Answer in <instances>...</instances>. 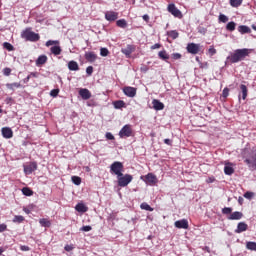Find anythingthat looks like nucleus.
Returning <instances> with one entry per match:
<instances>
[{"label":"nucleus","mask_w":256,"mask_h":256,"mask_svg":"<svg viewBox=\"0 0 256 256\" xmlns=\"http://www.w3.org/2000/svg\"><path fill=\"white\" fill-rule=\"evenodd\" d=\"M159 59H162V61H169V54L166 50H162L158 53Z\"/></svg>","instance_id":"obj_26"},{"label":"nucleus","mask_w":256,"mask_h":256,"mask_svg":"<svg viewBox=\"0 0 256 256\" xmlns=\"http://www.w3.org/2000/svg\"><path fill=\"white\" fill-rule=\"evenodd\" d=\"M76 211H78V213H87L88 208L87 206H85V204L83 203H78L75 207Z\"/></svg>","instance_id":"obj_24"},{"label":"nucleus","mask_w":256,"mask_h":256,"mask_svg":"<svg viewBox=\"0 0 256 256\" xmlns=\"http://www.w3.org/2000/svg\"><path fill=\"white\" fill-rule=\"evenodd\" d=\"M224 173L225 175H233L235 173V169L232 166L226 164L224 167Z\"/></svg>","instance_id":"obj_28"},{"label":"nucleus","mask_w":256,"mask_h":256,"mask_svg":"<svg viewBox=\"0 0 256 256\" xmlns=\"http://www.w3.org/2000/svg\"><path fill=\"white\" fill-rule=\"evenodd\" d=\"M119 137L120 139H127V137H133V128L131 127V125H124L119 131Z\"/></svg>","instance_id":"obj_7"},{"label":"nucleus","mask_w":256,"mask_h":256,"mask_svg":"<svg viewBox=\"0 0 256 256\" xmlns=\"http://www.w3.org/2000/svg\"><path fill=\"white\" fill-rule=\"evenodd\" d=\"M142 19H144L146 21V23H149V15H143Z\"/></svg>","instance_id":"obj_63"},{"label":"nucleus","mask_w":256,"mask_h":256,"mask_svg":"<svg viewBox=\"0 0 256 256\" xmlns=\"http://www.w3.org/2000/svg\"><path fill=\"white\" fill-rule=\"evenodd\" d=\"M105 19L106 21H110V23L113 21H117L119 19V12L107 11L105 13Z\"/></svg>","instance_id":"obj_12"},{"label":"nucleus","mask_w":256,"mask_h":256,"mask_svg":"<svg viewBox=\"0 0 256 256\" xmlns=\"http://www.w3.org/2000/svg\"><path fill=\"white\" fill-rule=\"evenodd\" d=\"M208 53L210 55V57H213V55L217 54V49H215V47L210 46V48L208 49Z\"/></svg>","instance_id":"obj_45"},{"label":"nucleus","mask_w":256,"mask_h":256,"mask_svg":"<svg viewBox=\"0 0 256 256\" xmlns=\"http://www.w3.org/2000/svg\"><path fill=\"white\" fill-rule=\"evenodd\" d=\"M124 170H125V167L119 161H115L110 166V173H112V175H116L117 177H121Z\"/></svg>","instance_id":"obj_4"},{"label":"nucleus","mask_w":256,"mask_h":256,"mask_svg":"<svg viewBox=\"0 0 256 256\" xmlns=\"http://www.w3.org/2000/svg\"><path fill=\"white\" fill-rule=\"evenodd\" d=\"M136 47L133 44H128L125 48L121 49V53L127 57V59L131 58L132 53H135Z\"/></svg>","instance_id":"obj_10"},{"label":"nucleus","mask_w":256,"mask_h":256,"mask_svg":"<svg viewBox=\"0 0 256 256\" xmlns=\"http://www.w3.org/2000/svg\"><path fill=\"white\" fill-rule=\"evenodd\" d=\"M151 49H152V51L155 50V49H161V44L156 43V44L151 46Z\"/></svg>","instance_id":"obj_59"},{"label":"nucleus","mask_w":256,"mask_h":256,"mask_svg":"<svg viewBox=\"0 0 256 256\" xmlns=\"http://www.w3.org/2000/svg\"><path fill=\"white\" fill-rule=\"evenodd\" d=\"M3 74H4L6 77H9V75H11V68H4V69H3Z\"/></svg>","instance_id":"obj_52"},{"label":"nucleus","mask_w":256,"mask_h":256,"mask_svg":"<svg viewBox=\"0 0 256 256\" xmlns=\"http://www.w3.org/2000/svg\"><path fill=\"white\" fill-rule=\"evenodd\" d=\"M237 27V23L231 21L229 22L227 25H226V30L227 31H230V32H233L235 31V28Z\"/></svg>","instance_id":"obj_33"},{"label":"nucleus","mask_w":256,"mask_h":256,"mask_svg":"<svg viewBox=\"0 0 256 256\" xmlns=\"http://www.w3.org/2000/svg\"><path fill=\"white\" fill-rule=\"evenodd\" d=\"M238 31L239 33H241L242 35H245L247 33H251V28H249V26H245V25H240L238 27Z\"/></svg>","instance_id":"obj_25"},{"label":"nucleus","mask_w":256,"mask_h":256,"mask_svg":"<svg viewBox=\"0 0 256 256\" xmlns=\"http://www.w3.org/2000/svg\"><path fill=\"white\" fill-rule=\"evenodd\" d=\"M50 51L53 55H61V46H52Z\"/></svg>","instance_id":"obj_30"},{"label":"nucleus","mask_w":256,"mask_h":256,"mask_svg":"<svg viewBox=\"0 0 256 256\" xmlns=\"http://www.w3.org/2000/svg\"><path fill=\"white\" fill-rule=\"evenodd\" d=\"M20 249H21L22 251H31V248H30L29 246H26V245L20 246Z\"/></svg>","instance_id":"obj_58"},{"label":"nucleus","mask_w":256,"mask_h":256,"mask_svg":"<svg viewBox=\"0 0 256 256\" xmlns=\"http://www.w3.org/2000/svg\"><path fill=\"white\" fill-rule=\"evenodd\" d=\"M87 75H93V66H88L86 68Z\"/></svg>","instance_id":"obj_55"},{"label":"nucleus","mask_w":256,"mask_h":256,"mask_svg":"<svg viewBox=\"0 0 256 256\" xmlns=\"http://www.w3.org/2000/svg\"><path fill=\"white\" fill-rule=\"evenodd\" d=\"M167 9L168 12L173 15V17H177V19H183V13L181 10L175 7V4H169Z\"/></svg>","instance_id":"obj_9"},{"label":"nucleus","mask_w":256,"mask_h":256,"mask_svg":"<svg viewBox=\"0 0 256 256\" xmlns=\"http://www.w3.org/2000/svg\"><path fill=\"white\" fill-rule=\"evenodd\" d=\"M167 35L170 39H177L179 37V32H177V30H170L167 32Z\"/></svg>","instance_id":"obj_32"},{"label":"nucleus","mask_w":256,"mask_h":256,"mask_svg":"<svg viewBox=\"0 0 256 256\" xmlns=\"http://www.w3.org/2000/svg\"><path fill=\"white\" fill-rule=\"evenodd\" d=\"M172 59H174L175 61L181 59V54L180 53H173L172 54Z\"/></svg>","instance_id":"obj_53"},{"label":"nucleus","mask_w":256,"mask_h":256,"mask_svg":"<svg viewBox=\"0 0 256 256\" xmlns=\"http://www.w3.org/2000/svg\"><path fill=\"white\" fill-rule=\"evenodd\" d=\"M123 93L126 95V97L133 98L137 95V88L131 87V86H126L123 88Z\"/></svg>","instance_id":"obj_11"},{"label":"nucleus","mask_w":256,"mask_h":256,"mask_svg":"<svg viewBox=\"0 0 256 256\" xmlns=\"http://www.w3.org/2000/svg\"><path fill=\"white\" fill-rule=\"evenodd\" d=\"M1 133L4 139H12L13 137V130L10 127H3Z\"/></svg>","instance_id":"obj_15"},{"label":"nucleus","mask_w":256,"mask_h":256,"mask_svg":"<svg viewBox=\"0 0 256 256\" xmlns=\"http://www.w3.org/2000/svg\"><path fill=\"white\" fill-rule=\"evenodd\" d=\"M165 145H172V141L169 138L164 139Z\"/></svg>","instance_id":"obj_61"},{"label":"nucleus","mask_w":256,"mask_h":256,"mask_svg":"<svg viewBox=\"0 0 256 256\" xmlns=\"http://www.w3.org/2000/svg\"><path fill=\"white\" fill-rule=\"evenodd\" d=\"M249 53H251V50L247 48L237 49L227 57V61L229 63H239V61H243L245 57H249Z\"/></svg>","instance_id":"obj_2"},{"label":"nucleus","mask_w":256,"mask_h":256,"mask_svg":"<svg viewBox=\"0 0 256 256\" xmlns=\"http://www.w3.org/2000/svg\"><path fill=\"white\" fill-rule=\"evenodd\" d=\"M153 108L155 111H163L165 109V104H163L161 101L154 99L152 101Z\"/></svg>","instance_id":"obj_18"},{"label":"nucleus","mask_w":256,"mask_h":256,"mask_svg":"<svg viewBox=\"0 0 256 256\" xmlns=\"http://www.w3.org/2000/svg\"><path fill=\"white\" fill-rule=\"evenodd\" d=\"M223 215H231L233 213V208L231 207H225L222 209Z\"/></svg>","instance_id":"obj_41"},{"label":"nucleus","mask_w":256,"mask_h":256,"mask_svg":"<svg viewBox=\"0 0 256 256\" xmlns=\"http://www.w3.org/2000/svg\"><path fill=\"white\" fill-rule=\"evenodd\" d=\"M140 179L144 181L146 185H150L151 187H154V185H157V183H159L157 176L153 173H148L145 176H141Z\"/></svg>","instance_id":"obj_5"},{"label":"nucleus","mask_w":256,"mask_h":256,"mask_svg":"<svg viewBox=\"0 0 256 256\" xmlns=\"http://www.w3.org/2000/svg\"><path fill=\"white\" fill-rule=\"evenodd\" d=\"M219 21L220 23H227V21H229V18L225 14H220Z\"/></svg>","instance_id":"obj_43"},{"label":"nucleus","mask_w":256,"mask_h":256,"mask_svg":"<svg viewBox=\"0 0 256 256\" xmlns=\"http://www.w3.org/2000/svg\"><path fill=\"white\" fill-rule=\"evenodd\" d=\"M140 208L143 209L144 211H153V208L149 204H147V202H143L140 205Z\"/></svg>","instance_id":"obj_39"},{"label":"nucleus","mask_w":256,"mask_h":256,"mask_svg":"<svg viewBox=\"0 0 256 256\" xmlns=\"http://www.w3.org/2000/svg\"><path fill=\"white\" fill-rule=\"evenodd\" d=\"M117 27H120V29H125L127 27V20L125 19H120L116 21Z\"/></svg>","instance_id":"obj_31"},{"label":"nucleus","mask_w":256,"mask_h":256,"mask_svg":"<svg viewBox=\"0 0 256 256\" xmlns=\"http://www.w3.org/2000/svg\"><path fill=\"white\" fill-rule=\"evenodd\" d=\"M3 48L6 49V51H15V47L9 42H4Z\"/></svg>","instance_id":"obj_36"},{"label":"nucleus","mask_w":256,"mask_h":256,"mask_svg":"<svg viewBox=\"0 0 256 256\" xmlns=\"http://www.w3.org/2000/svg\"><path fill=\"white\" fill-rule=\"evenodd\" d=\"M222 97H224V99H227V97H229V88L226 87L223 89Z\"/></svg>","instance_id":"obj_48"},{"label":"nucleus","mask_w":256,"mask_h":256,"mask_svg":"<svg viewBox=\"0 0 256 256\" xmlns=\"http://www.w3.org/2000/svg\"><path fill=\"white\" fill-rule=\"evenodd\" d=\"M72 183H74V185H81V177L79 176H72Z\"/></svg>","instance_id":"obj_42"},{"label":"nucleus","mask_w":256,"mask_h":256,"mask_svg":"<svg viewBox=\"0 0 256 256\" xmlns=\"http://www.w3.org/2000/svg\"><path fill=\"white\" fill-rule=\"evenodd\" d=\"M64 249H65V251H73V249H75V247H73V245H66L65 247H64Z\"/></svg>","instance_id":"obj_57"},{"label":"nucleus","mask_w":256,"mask_h":256,"mask_svg":"<svg viewBox=\"0 0 256 256\" xmlns=\"http://www.w3.org/2000/svg\"><path fill=\"white\" fill-rule=\"evenodd\" d=\"M106 139H108L109 141H113V140H115V136H113V134L111 132H107Z\"/></svg>","instance_id":"obj_49"},{"label":"nucleus","mask_w":256,"mask_h":256,"mask_svg":"<svg viewBox=\"0 0 256 256\" xmlns=\"http://www.w3.org/2000/svg\"><path fill=\"white\" fill-rule=\"evenodd\" d=\"M249 229V225L245 222H239L237 225V228L235 229V233H244V231H247Z\"/></svg>","instance_id":"obj_19"},{"label":"nucleus","mask_w":256,"mask_h":256,"mask_svg":"<svg viewBox=\"0 0 256 256\" xmlns=\"http://www.w3.org/2000/svg\"><path fill=\"white\" fill-rule=\"evenodd\" d=\"M69 71H79V64L75 60L68 62Z\"/></svg>","instance_id":"obj_22"},{"label":"nucleus","mask_w":256,"mask_h":256,"mask_svg":"<svg viewBox=\"0 0 256 256\" xmlns=\"http://www.w3.org/2000/svg\"><path fill=\"white\" fill-rule=\"evenodd\" d=\"M22 193L26 197H31V195H33V190H31V188H29V187H24V188H22Z\"/></svg>","instance_id":"obj_35"},{"label":"nucleus","mask_w":256,"mask_h":256,"mask_svg":"<svg viewBox=\"0 0 256 256\" xmlns=\"http://www.w3.org/2000/svg\"><path fill=\"white\" fill-rule=\"evenodd\" d=\"M240 91L242 93V99H243V101H245V99H247V95H249V89H247L246 85L241 84Z\"/></svg>","instance_id":"obj_23"},{"label":"nucleus","mask_w":256,"mask_h":256,"mask_svg":"<svg viewBox=\"0 0 256 256\" xmlns=\"http://www.w3.org/2000/svg\"><path fill=\"white\" fill-rule=\"evenodd\" d=\"M51 97H57L59 95V89H53L50 92Z\"/></svg>","instance_id":"obj_51"},{"label":"nucleus","mask_w":256,"mask_h":256,"mask_svg":"<svg viewBox=\"0 0 256 256\" xmlns=\"http://www.w3.org/2000/svg\"><path fill=\"white\" fill-rule=\"evenodd\" d=\"M243 3V0H230L231 7H240Z\"/></svg>","instance_id":"obj_40"},{"label":"nucleus","mask_w":256,"mask_h":256,"mask_svg":"<svg viewBox=\"0 0 256 256\" xmlns=\"http://www.w3.org/2000/svg\"><path fill=\"white\" fill-rule=\"evenodd\" d=\"M118 179V187H127L131 181H133V175L131 174H122L121 176H117Z\"/></svg>","instance_id":"obj_6"},{"label":"nucleus","mask_w":256,"mask_h":256,"mask_svg":"<svg viewBox=\"0 0 256 256\" xmlns=\"http://www.w3.org/2000/svg\"><path fill=\"white\" fill-rule=\"evenodd\" d=\"M206 183H215V177H209V178L206 180Z\"/></svg>","instance_id":"obj_60"},{"label":"nucleus","mask_w":256,"mask_h":256,"mask_svg":"<svg viewBox=\"0 0 256 256\" xmlns=\"http://www.w3.org/2000/svg\"><path fill=\"white\" fill-rule=\"evenodd\" d=\"M100 55H101V57H107V55H109V49L101 48L100 49Z\"/></svg>","instance_id":"obj_44"},{"label":"nucleus","mask_w":256,"mask_h":256,"mask_svg":"<svg viewBox=\"0 0 256 256\" xmlns=\"http://www.w3.org/2000/svg\"><path fill=\"white\" fill-rule=\"evenodd\" d=\"M187 53H190V55H197L199 51H201V44L197 43H188L186 47Z\"/></svg>","instance_id":"obj_8"},{"label":"nucleus","mask_w":256,"mask_h":256,"mask_svg":"<svg viewBox=\"0 0 256 256\" xmlns=\"http://www.w3.org/2000/svg\"><path fill=\"white\" fill-rule=\"evenodd\" d=\"M24 173L25 175H31L33 171H37V162H31L28 165H24Z\"/></svg>","instance_id":"obj_13"},{"label":"nucleus","mask_w":256,"mask_h":256,"mask_svg":"<svg viewBox=\"0 0 256 256\" xmlns=\"http://www.w3.org/2000/svg\"><path fill=\"white\" fill-rule=\"evenodd\" d=\"M244 158V163L249 167L250 171H256V150H249V148H244L241 152Z\"/></svg>","instance_id":"obj_1"},{"label":"nucleus","mask_w":256,"mask_h":256,"mask_svg":"<svg viewBox=\"0 0 256 256\" xmlns=\"http://www.w3.org/2000/svg\"><path fill=\"white\" fill-rule=\"evenodd\" d=\"M84 57L89 63H94L97 60V54L95 52H86Z\"/></svg>","instance_id":"obj_20"},{"label":"nucleus","mask_w":256,"mask_h":256,"mask_svg":"<svg viewBox=\"0 0 256 256\" xmlns=\"http://www.w3.org/2000/svg\"><path fill=\"white\" fill-rule=\"evenodd\" d=\"M47 63V57L45 55H41L36 60V65H45Z\"/></svg>","instance_id":"obj_29"},{"label":"nucleus","mask_w":256,"mask_h":256,"mask_svg":"<svg viewBox=\"0 0 256 256\" xmlns=\"http://www.w3.org/2000/svg\"><path fill=\"white\" fill-rule=\"evenodd\" d=\"M115 109H123L125 107V101L123 100H117L114 102Z\"/></svg>","instance_id":"obj_34"},{"label":"nucleus","mask_w":256,"mask_h":256,"mask_svg":"<svg viewBox=\"0 0 256 256\" xmlns=\"http://www.w3.org/2000/svg\"><path fill=\"white\" fill-rule=\"evenodd\" d=\"M51 45H59V41H57V40H48L46 42V47H51Z\"/></svg>","instance_id":"obj_46"},{"label":"nucleus","mask_w":256,"mask_h":256,"mask_svg":"<svg viewBox=\"0 0 256 256\" xmlns=\"http://www.w3.org/2000/svg\"><path fill=\"white\" fill-rule=\"evenodd\" d=\"M22 39H25V41H31L32 43H36V41H39L41 39V36L39 34L31 31V28H27L21 33Z\"/></svg>","instance_id":"obj_3"},{"label":"nucleus","mask_w":256,"mask_h":256,"mask_svg":"<svg viewBox=\"0 0 256 256\" xmlns=\"http://www.w3.org/2000/svg\"><path fill=\"white\" fill-rule=\"evenodd\" d=\"M254 196H255V193L253 192L247 191L246 193H244L245 199H253Z\"/></svg>","instance_id":"obj_47"},{"label":"nucleus","mask_w":256,"mask_h":256,"mask_svg":"<svg viewBox=\"0 0 256 256\" xmlns=\"http://www.w3.org/2000/svg\"><path fill=\"white\" fill-rule=\"evenodd\" d=\"M246 249L249 251H256V242H247Z\"/></svg>","instance_id":"obj_37"},{"label":"nucleus","mask_w":256,"mask_h":256,"mask_svg":"<svg viewBox=\"0 0 256 256\" xmlns=\"http://www.w3.org/2000/svg\"><path fill=\"white\" fill-rule=\"evenodd\" d=\"M29 75H31V77H38V73L37 72H32Z\"/></svg>","instance_id":"obj_64"},{"label":"nucleus","mask_w":256,"mask_h":256,"mask_svg":"<svg viewBox=\"0 0 256 256\" xmlns=\"http://www.w3.org/2000/svg\"><path fill=\"white\" fill-rule=\"evenodd\" d=\"M31 80V75H28L26 78L23 79V83H29Z\"/></svg>","instance_id":"obj_62"},{"label":"nucleus","mask_w":256,"mask_h":256,"mask_svg":"<svg viewBox=\"0 0 256 256\" xmlns=\"http://www.w3.org/2000/svg\"><path fill=\"white\" fill-rule=\"evenodd\" d=\"M174 225L177 229H189V221L187 219L177 220Z\"/></svg>","instance_id":"obj_14"},{"label":"nucleus","mask_w":256,"mask_h":256,"mask_svg":"<svg viewBox=\"0 0 256 256\" xmlns=\"http://www.w3.org/2000/svg\"><path fill=\"white\" fill-rule=\"evenodd\" d=\"M7 231V224H0V233Z\"/></svg>","instance_id":"obj_56"},{"label":"nucleus","mask_w":256,"mask_h":256,"mask_svg":"<svg viewBox=\"0 0 256 256\" xmlns=\"http://www.w3.org/2000/svg\"><path fill=\"white\" fill-rule=\"evenodd\" d=\"M12 221L13 223H23V221H25V217L22 215H15Z\"/></svg>","instance_id":"obj_38"},{"label":"nucleus","mask_w":256,"mask_h":256,"mask_svg":"<svg viewBox=\"0 0 256 256\" xmlns=\"http://www.w3.org/2000/svg\"><path fill=\"white\" fill-rule=\"evenodd\" d=\"M93 228L91 226H83L82 228H80V231H85V232H89L91 231Z\"/></svg>","instance_id":"obj_54"},{"label":"nucleus","mask_w":256,"mask_h":256,"mask_svg":"<svg viewBox=\"0 0 256 256\" xmlns=\"http://www.w3.org/2000/svg\"><path fill=\"white\" fill-rule=\"evenodd\" d=\"M140 71L142 73H147V71H149V66L143 64L141 67H140Z\"/></svg>","instance_id":"obj_50"},{"label":"nucleus","mask_w":256,"mask_h":256,"mask_svg":"<svg viewBox=\"0 0 256 256\" xmlns=\"http://www.w3.org/2000/svg\"><path fill=\"white\" fill-rule=\"evenodd\" d=\"M7 89H9L10 91H15V89H21L23 88V85H21V83L19 82H14V83H7L6 84Z\"/></svg>","instance_id":"obj_21"},{"label":"nucleus","mask_w":256,"mask_h":256,"mask_svg":"<svg viewBox=\"0 0 256 256\" xmlns=\"http://www.w3.org/2000/svg\"><path fill=\"white\" fill-rule=\"evenodd\" d=\"M79 95L84 101H87L91 97V91L87 88H82L79 90Z\"/></svg>","instance_id":"obj_17"},{"label":"nucleus","mask_w":256,"mask_h":256,"mask_svg":"<svg viewBox=\"0 0 256 256\" xmlns=\"http://www.w3.org/2000/svg\"><path fill=\"white\" fill-rule=\"evenodd\" d=\"M39 223H40L41 227H47V228L51 227V220H49L47 218H41L39 220Z\"/></svg>","instance_id":"obj_27"},{"label":"nucleus","mask_w":256,"mask_h":256,"mask_svg":"<svg viewBox=\"0 0 256 256\" xmlns=\"http://www.w3.org/2000/svg\"><path fill=\"white\" fill-rule=\"evenodd\" d=\"M227 219L229 221H239L241 219H243V214L242 212H239V211H235L233 212L232 214H230Z\"/></svg>","instance_id":"obj_16"}]
</instances>
